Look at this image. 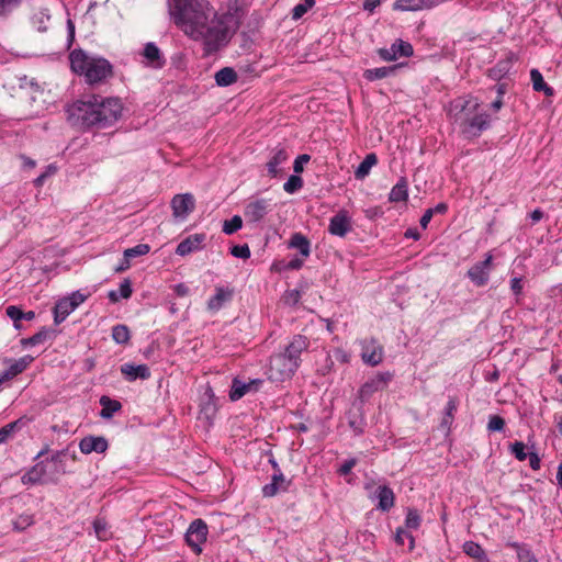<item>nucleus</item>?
Returning <instances> with one entry per match:
<instances>
[{"label": "nucleus", "instance_id": "17", "mask_svg": "<svg viewBox=\"0 0 562 562\" xmlns=\"http://www.w3.org/2000/svg\"><path fill=\"white\" fill-rule=\"evenodd\" d=\"M109 443L104 437L87 436L79 442V449L83 454L92 452L103 453L108 450Z\"/></svg>", "mask_w": 562, "mask_h": 562}, {"label": "nucleus", "instance_id": "57", "mask_svg": "<svg viewBox=\"0 0 562 562\" xmlns=\"http://www.w3.org/2000/svg\"><path fill=\"white\" fill-rule=\"evenodd\" d=\"M357 460L356 459H348L346 460L338 469V473L340 475H347L351 472L352 468L356 465Z\"/></svg>", "mask_w": 562, "mask_h": 562}, {"label": "nucleus", "instance_id": "12", "mask_svg": "<svg viewBox=\"0 0 562 562\" xmlns=\"http://www.w3.org/2000/svg\"><path fill=\"white\" fill-rule=\"evenodd\" d=\"M361 359L372 367L380 364L383 360V347L374 338L362 340Z\"/></svg>", "mask_w": 562, "mask_h": 562}, {"label": "nucleus", "instance_id": "32", "mask_svg": "<svg viewBox=\"0 0 562 562\" xmlns=\"http://www.w3.org/2000/svg\"><path fill=\"white\" fill-rule=\"evenodd\" d=\"M408 184L405 178H401L397 183L391 189L389 194L390 202H403L408 198Z\"/></svg>", "mask_w": 562, "mask_h": 562}, {"label": "nucleus", "instance_id": "1", "mask_svg": "<svg viewBox=\"0 0 562 562\" xmlns=\"http://www.w3.org/2000/svg\"><path fill=\"white\" fill-rule=\"evenodd\" d=\"M169 12L175 24L194 41H202L207 53L224 46V22L209 0H172Z\"/></svg>", "mask_w": 562, "mask_h": 562}, {"label": "nucleus", "instance_id": "14", "mask_svg": "<svg viewBox=\"0 0 562 562\" xmlns=\"http://www.w3.org/2000/svg\"><path fill=\"white\" fill-rule=\"evenodd\" d=\"M310 346V340L304 335H295L293 336L290 344L285 347L284 352H281L284 357H286L291 362L300 367L301 363V355Z\"/></svg>", "mask_w": 562, "mask_h": 562}, {"label": "nucleus", "instance_id": "41", "mask_svg": "<svg viewBox=\"0 0 562 562\" xmlns=\"http://www.w3.org/2000/svg\"><path fill=\"white\" fill-rule=\"evenodd\" d=\"M112 338L119 345H125L130 341V329L126 325H115L112 328Z\"/></svg>", "mask_w": 562, "mask_h": 562}, {"label": "nucleus", "instance_id": "2", "mask_svg": "<svg viewBox=\"0 0 562 562\" xmlns=\"http://www.w3.org/2000/svg\"><path fill=\"white\" fill-rule=\"evenodd\" d=\"M123 112L122 100L117 97L89 94L66 108L67 121L76 128L102 130L116 123Z\"/></svg>", "mask_w": 562, "mask_h": 562}, {"label": "nucleus", "instance_id": "37", "mask_svg": "<svg viewBox=\"0 0 562 562\" xmlns=\"http://www.w3.org/2000/svg\"><path fill=\"white\" fill-rule=\"evenodd\" d=\"M215 82L220 87H228L237 81V74L231 67H224L215 74Z\"/></svg>", "mask_w": 562, "mask_h": 562}, {"label": "nucleus", "instance_id": "13", "mask_svg": "<svg viewBox=\"0 0 562 562\" xmlns=\"http://www.w3.org/2000/svg\"><path fill=\"white\" fill-rule=\"evenodd\" d=\"M413 53L412 44L402 40L395 41L389 48L378 49V55L385 61L396 60L398 57H409Z\"/></svg>", "mask_w": 562, "mask_h": 562}, {"label": "nucleus", "instance_id": "44", "mask_svg": "<svg viewBox=\"0 0 562 562\" xmlns=\"http://www.w3.org/2000/svg\"><path fill=\"white\" fill-rule=\"evenodd\" d=\"M302 187H303V179L297 175H292L284 182L283 190L289 194H293L296 191H299Z\"/></svg>", "mask_w": 562, "mask_h": 562}, {"label": "nucleus", "instance_id": "54", "mask_svg": "<svg viewBox=\"0 0 562 562\" xmlns=\"http://www.w3.org/2000/svg\"><path fill=\"white\" fill-rule=\"evenodd\" d=\"M311 159L310 155L303 154L296 157L293 164V170L296 173H300L303 171V164L308 162Z\"/></svg>", "mask_w": 562, "mask_h": 562}, {"label": "nucleus", "instance_id": "63", "mask_svg": "<svg viewBox=\"0 0 562 562\" xmlns=\"http://www.w3.org/2000/svg\"><path fill=\"white\" fill-rule=\"evenodd\" d=\"M93 527L98 538L103 539L105 536V524L101 522L100 520H95Z\"/></svg>", "mask_w": 562, "mask_h": 562}, {"label": "nucleus", "instance_id": "51", "mask_svg": "<svg viewBox=\"0 0 562 562\" xmlns=\"http://www.w3.org/2000/svg\"><path fill=\"white\" fill-rule=\"evenodd\" d=\"M232 256L240 259H248L250 257V249L247 244L235 245L231 248Z\"/></svg>", "mask_w": 562, "mask_h": 562}, {"label": "nucleus", "instance_id": "23", "mask_svg": "<svg viewBox=\"0 0 562 562\" xmlns=\"http://www.w3.org/2000/svg\"><path fill=\"white\" fill-rule=\"evenodd\" d=\"M438 3V0H396L393 9L397 11H418L429 9Z\"/></svg>", "mask_w": 562, "mask_h": 562}, {"label": "nucleus", "instance_id": "11", "mask_svg": "<svg viewBox=\"0 0 562 562\" xmlns=\"http://www.w3.org/2000/svg\"><path fill=\"white\" fill-rule=\"evenodd\" d=\"M195 207V200L191 193L176 194L171 200L172 215L181 221L186 220Z\"/></svg>", "mask_w": 562, "mask_h": 562}, {"label": "nucleus", "instance_id": "60", "mask_svg": "<svg viewBox=\"0 0 562 562\" xmlns=\"http://www.w3.org/2000/svg\"><path fill=\"white\" fill-rule=\"evenodd\" d=\"M510 290L515 295H520L522 292V279L515 277L510 280Z\"/></svg>", "mask_w": 562, "mask_h": 562}, {"label": "nucleus", "instance_id": "21", "mask_svg": "<svg viewBox=\"0 0 562 562\" xmlns=\"http://www.w3.org/2000/svg\"><path fill=\"white\" fill-rule=\"evenodd\" d=\"M217 411L216 398L211 385H206L200 400V412L207 419L215 416Z\"/></svg>", "mask_w": 562, "mask_h": 562}, {"label": "nucleus", "instance_id": "45", "mask_svg": "<svg viewBox=\"0 0 562 562\" xmlns=\"http://www.w3.org/2000/svg\"><path fill=\"white\" fill-rule=\"evenodd\" d=\"M243 226V220L239 215H234L231 220L225 221L223 224V232L226 235H232L240 229Z\"/></svg>", "mask_w": 562, "mask_h": 562}, {"label": "nucleus", "instance_id": "8", "mask_svg": "<svg viewBox=\"0 0 562 562\" xmlns=\"http://www.w3.org/2000/svg\"><path fill=\"white\" fill-rule=\"evenodd\" d=\"M272 210L270 199L258 198L250 200L244 210V215L247 221L258 223Z\"/></svg>", "mask_w": 562, "mask_h": 562}, {"label": "nucleus", "instance_id": "4", "mask_svg": "<svg viewBox=\"0 0 562 562\" xmlns=\"http://www.w3.org/2000/svg\"><path fill=\"white\" fill-rule=\"evenodd\" d=\"M69 60L71 70L83 76L90 86L103 83L113 76V66L108 59L89 55L82 49L72 50Z\"/></svg>", "mask_w": 562, "mask_h": 562}, {"label": "nucleus", "instance_id": "53", "mask_svg": "<svg viewBox=\"0 0 562 562\" xmlns=\"http://www.w3.org/2000/svg\"><path fill=\"white\" fill-rule=\"evenodd\" d=\"M518 562H538L536 555L529 548L520 549L519 555H517Z\"/></svg>", "mask_w": 562, "mask_h": 562}, {"label": "nucleus", "instance_id": "9", "mask_svg": "<svg viewBox=\"0 0 562 562\" xmlns=\"http://www.w3.org/2000/svg\"><path fill=\"white\" fill-rule=\"evenodd\" d=\"M493 256L487 254L485 259L474 263L467 272L468 278L476 285L484 286L490 280Z\"/></svg>", "mask_w": 562, "mask_h": 562}, {"label": "nucleus", "instance_id": "47", "mask_svg": "<svg viewBox=\"0 0 562 562\" xmlns=\"http://www.w3.org/2000/svg\"><path fill=\"white\" fill-rule=\"evenodd\" d=\"M526 446L522 441H515L510 443L509 450L519 461H525L528 458V453L525 451Z\"/></svg>", "mask_w": 562, "mask_h": 562}, {"label": "nucleus", "instance_id": "36", "mask_svg": "<svg viewBox=\"0 0 562 562\" xmlns=\"http://www.w3.org/2000/svg\"><path fill=\"white\" fill-rule=\"evenodd\" d=\"M376 155L374 153L368 154L357 167L355 171V178L358 180L364 179L370 173L371 168L376 165Z\"/></svg>", "mask_w": 562, "mask_h": 562}, {"label": "nucleus", "instance_id": "19", "mask_svg": "<svg viewBox=\"0 0 562 562\" xmlns=\"http://www.w3.org/2000/svg\"><path fill=\"white\" fill-rule=\"evenodd\" d=\"M120 370L130 382L137 379L147 380L150 378V370L147 364L124 363L121 366Z\"/></svg>", "mask_w": 562, "mask_h": 562}, {"label": "nucleus", "instance_id": "10", "mask_svg": "<svg viewBox=\"0 0 562 562\" xmlns=\"http://www.w3.org/2000/svg\"><path fill=\"white\" fill-rule=\"evenodd\" d=\"M392 374L389 372L378 373L366 381L359 389V398L361 402L368 401L375 392L382 391L389 384Z\"/></svg>", "mask_w": 562, "mask_h": 562}, {"label": "nucleus", "instance_id": "40", "mask_svg": "<svg viewBox=\"0 0 562 562\" xmlns=\"http://www.w3.org/2000/svg\"><path fill=\"white\" fill-rule=\"evenodd\" d=\"M49 20H50V15L48 13V10H46V9L35 12L31 18L32 25L38 32L47 31Z\"/></svg>", "mask_w": 562, "mask_h": 562}, {"label": "nucleus", "instance_id": "43", "mask_svg": "<svg viewBox=\"0 0 562 562\" xmlns=\"http://www.w3.org/2000/svg\"><path fill=\"white\" fill-rule=\"evenodd\" d=\"M422 522V517L417 509L408 508L406 518H405V527L407 529H418Z\"/></svg>", "mask_w": 562, "mask_h": 562}, {"label": "nucleus", "instance_id": "29", "mask_svg": "<svg viewBox=\"0 0 562 562\" xmlns=\"http://www.w3.org/2000/svg\"><path fill=\"white\" fill-rule=\"evenodd\" d=\"M46 474V465L44 462H37L21 477L23 484H36L42 481Z\"/></svg>", "mask_w": 562, "mask_h": 562}, {"label": "nucleus", "instance_id": "35", "mask_svg": "<svg viewBox=\"0 0 562 562\" xmlns=\"http://www.w3.org/2000/svg\"><path fill=\"white\" fill-rule=\"evenodd\" d=\"M289 246L291 248H295L300 251V254L304 257V258H307L310 256V252H311V243L310 240L304 236L302 235L301 233H295L292 235L291 239H290V244Z\"/></svg>", "mask_w": 562, "mask_h": 562}, {"label": "nucleus", "instance_id": "27", "mask_svg": "<svg viewBox=\"0 0 562 562\" xmlns=\"http://www.w3.org/2000/svg\"><path fill=\"white\" fill-rule=\"evenodd\" d=\"M55 337H56V331L54 329L43 327L41 330H38L33 336L23 338L21 340V345L23 347H29V346L32 347V346L44 344L45 341L54 339Z\"/></svg>", "mask_w": 562, "mask_h": 562}, {"label": "nucleus", "instance_id": "42", "mask_svg": "<svg viewBox=\"0 0 562 562\" xmlns=\"http://www.w3.org/2000/svg\"><path fill=\"white\" fill-rule=\"evenodd\" d=\"M23 425L22 419L14 420L12 423H9L0 428V445L5 442L9 438L12 437V435L15 432L16 429H20Z\"/></svg>", "mask_w": 562, "mask_h": 562}, {"label": "nucleus", "instance_id": "61", "mask_svg": "<svg viewBox=\"0 0 562 562\" xmlns=\"http://www.w3.org/2000/svg\"><path fill=\"white\" fill-rule=\"evenodd\" d=\"M307 11L308 9H306L302 3H299L292 9V19L300 20Z\"/></svg>", "mask_w": 562, "mask_h": 562}, {"label": "nucleus", "instance_id": "58", "mask_svg": "<svg viewBox=\"0 0 562 562\" xmlns=\"http://www.w3.org/2000/svg\"><path fill=\"white\" fill-rule=\"evenodd\" d=\"M457 408H458V401L453 397H450L449 401L447 402V405L445 408V415L450 418H453L454 413L457 412Z\"/></svg>", "mask_w": 562, "mask_h": 562}, {"label": "nucleus", "instance_id": "56", "mask_svg": "<svg viewBox=\"0 0 562 562\" xmlns=\"http://www.w3.org/2000/svg\"><path fill=\"white\" fill-rule=\"evenodd\" d=\"M67 300H70V303H72L74 307L77 308L80 304H82L87 296L82 294L80 291H75L71 293L70 296L66 297Z\"/></svg>", "mask_w": 562, "mask_h": 562}, {"label": "nucleus", "instance_id": "28", "mask_svg": "<svg viewBox=\"0 0 562 562\" xmlns=\"http://www.w3.org/2000/svg\"><path fill=\"white\" fill-rule=\"evenodd\" d=\"M75 310L70 300L64 297L57 301L53 310L55 324L59 325L63 323Z\"/></svg>", "mask_w": 562, "mask_h": 562}, {"label": "nucleus", "instance_id": "50", "mask_svg": "<svg viewBox=\"0 0 562 562\" xmlns=\"http://www.w3.org/2000/svg\"><path fill=\"white\" fill-rule=\"evenodd\" d=\"M405 538H407L409 540V550H413L414 549V544H415L414 537L409 532L404 530L403 528H398L396 530V533H395V542L398 546H403Z\"/></svg>", "mask_w": 562, "mask_h": 562}, {"label": "nucleus", "instance_id": "62", "mask_svg": "<svg viewBox=\"0 0 562 562\" xmlns=\"http://www.w3.org/2000/svg\"><path fill=\"white\" fill-rule=\"evenodd\" d=\"M527 459L529 460V465L532 470L540 469L541 461H540L539 456L536 452H529Z\"/></svg>", "mask_w": 562, "mask_h": 562}, {"label": "nucleus", "instance_id": "24", "mask_svg": "<svg viewBox=\"0 0 562 562\" xmlns=\"http://www.w3.org/2000/svg\"><path fill=\"white\" fill-rule=\"evenodd\" d=\"M34 361V357L26 355L21 357L18 360H12L10 366L1 372L3 374V379H7L8 381L15 378L23 371L27 369V367Z\"/></svg>", "mask_w": 562, "mask_h": 562}, {"label": "nucleus", "instance_id": "59", "mask_svg": "<svg viewBox=\"0 0 562 562\" xmlns=\"http://www.w3.org/2000/svg\"><path fill=\"white\" fill-rule=\"evenodd\" d=\"M334 358L340 363H348L350 360V355L341 348H336L334 350Z\"/></svg>", "mask_w": 562, "mask_h": 562}, {"label": "nucleus", "instance_id": "34", "mask_svg": "<svg viewBox=\"0 0 562 562\" xmlns=\"http://www.w3.org/2000/svg\"><path fill=\"white\" fill-rule=\"evenodd\" d=\"M463 551L465 554L475 559L479 562H490V559L484 549L474 541L464 542Z\"/></svg>", "mask_w": 562, "mask_h": 562}, {"label": "nucleus", "instance_id": "55", "mask_svg": "<svg viewBox=\"0 0 562 562\" xmlns=\"http://www.w3.org/2000/svg\"><path fill=\"white\" fill-rule=\"evenodd\" d=\"M301 299V292L299 290H290L285 293L284 301L286 304L295 305Z\"/></svg>", "mask_w": 562, "mask_h": 562}, {"label": "nucleus", "instance_id": "18", "mask_svg": "<svg viewBox=\"0 0 562 562\" xmlns=\"http://www.w3.org/2000/svg\"><path fill=\"white\" fill-rule=\"evenodd\" d=\"M204 240V234L190 235L178 244L176 254L182 257L190 255L191 252L201 249L203 247Z\"/></svg>", "mask_w": 562, "mask_h": 562}, {"label": "nucleus", "instance_id": "22", "mask_svg": "<svg viewBox=\"0 0 562 562\" xmlns=\"http://www.w3.org/2000/svg\"><path fill=\"white\" fill-rule=\"evenodd\" d=\"M290 485V481H286L282 473H273L271 476V482L263 485L262 495L265 497H273L279 492L288 491Z\"/></svg>", "mask_w": 562, "mask_h": 562}, {"label": "nucleus", "instance_id": "3", "mask_svg": "<svg viewBox=\"0 0 562 562\" xmlns=\"http://www.w3.org/2000/svg\"><path fill=\"white\" fill-rule=\"evenodd\" d=\"M479 103L474 100L457 99L450 104L449 115L460 125L467 138L479 137L490 127V115L476 113Z\"/></svg>", "mask_w": 562, "mask_h": 562}, {"label": "nucleus", "instance_id": "30", "mask_svg": "<svg viewBox=\"0 0 562 562\" xmlns=\"http://www.w3.org/2000/svg\"><path fill=\"white\" fill-rule=\"evenodd\" d=\"M100 405L102 406L100 416L104 419L111 418L116 412H119L122 408V404L119 401L112 400L105 395L100 397Z\"/></svg>", "mask_w": 562, "mask_h": 562}, {"label": "nucleus", "instance_id": "52", "mask_svg": "<svg viewBox=\"0 0 562 562\" xmlns=\"http://www.w3.org/2000/svg\"><path fill=\"white\" fill-rule=\"evenodd\" d=\"M505 427V420L503 417L498 415H493L490 417L487 423V429L490 431H502Z\"/></svg>", "mask_w": 562, "mask_h": 562}, {"label": "nucleus", "instance_id": "25", "mask_svg": "<svg viewBox=\"0 0 562 562\" xmlns=\"http://www.w3.org/2000/svg\"><path fill=\"white\" fill-rule=\"evenodd\" d=\"M375 497L378 498L376 508L382 512H389L394 506V492L386 485H380L376 488Z\"/></svg>", "mask_w": 562, "mask_h": 562}, {"label": "nucleus", "instance_id": "39", "mask_svg": "<svg viewBox=\"0 0 562 562\" xmlns=\"http://www.w3.org/2000/svg\"><path fill=\"white\" fill-rule=\"evenodd\" d=\"M143 55L149 63L154 64L155 66L160 67L164 64L161 60L160 49L153 42H149L145 45Z\"/></svg>", "mask_w": 562, "mask_h": 562}, {"label": "nucleus", "instance_id": "26", "mask_svg": "<svg viewBox=\"0 0 562 562\" xmlns=\"http://www.w3.org/2000/svg\"><path fill=\"white\" fill-rule=\"evenodd\" d=\"M288 158H289V155L285 151V149L280 148V149L274 150L272 157L267 162L268 175L271 178H277V177L281 176L282 169L280 168V166L282 164H284L288 160Z\"/></svg>", "mask_w": 562, "mask_h": 562}, {"label": "nucleus", "instance_id": "49", "mask_svg": "<svg viewBox=\"0 0 562 562\" xmlns=\"http://www.w3.org/2000/svg\"><path fill=\"white\" fill-rule=\"evenodd\" d=\"M5 314L14 322V327L20 329L21 325L19 322L23 319L22 310L15 305H9L5 308Z\"/></svg>", "mask_w": 562, "mask_h": 562}, {"label": "nucleus", "instance_id": "48", "mask_svg": "<svg viewBox=\"0 0 562 562\" xmlns=\"http://www.w3.org/2000/svg\"><path fill=\"white\" fill-rule=\"evenodd\" d=\"M21 2L22 0H0V16H8Z\"/></svg>", "mask_w": 562, "mask_h": 562}, {"label": "nucleus", "instance_id": "38", "mask_svg": "<svg viewBox=\"0 0 562 562\" xmlns=\"http://www.w3.org/2000/svg\"><path fill=\"white\" fill-rule=\"evenodd\" d=\"M530 77H531L532 87H533L535 91H542L548 97L553 95V88H551L550 86H548L544 82L543 77L538 69H532L530 71Z\"/></svg>", "mask_w": 562, "mask_h": 562}, {"label": "nucleus", "instance_id": "6", "mask_svg": "<svg viewBox=\"0 0 562 562\" xmlns=\"http://www.w3.org/2000/svg\"><path fill=\"white\" fill-rule=\"evenodd\" d=\"M246 12V0H227V11L221 15H226L227 19L223 20L224 24V44L228 42L229 32L239 26L241 18Z\"/></svg>", "mask_w": 562, "mask_h": 562}, {"label": "nucleus", "instance_id": "16", "mask_svg": "<svg viewBox=\"0 0 562 562\" xmlns=\"http://www.w3.org/2000/svg\"><path fill=\"white\" fill-rule=\"evenodd\" d=\"M351 228V218L348 212L341 210L330 218L328 232L334 236L345 237Z\"/></svg>", "mask_w": 562, "mask_h": 562}, {"label": "nucleus", "instance_id": "20", "mask_svg": "<svg viewBox=\"0 0 562 562\" xmlns=\"http://www.w3.org/2000/svg\"><path fill=\"white\" fill-rule=\"evenodd\" d=\"M233 297V290L224 286H216L215 294L207 301L210 312H218Z\"/></svg>", "mask_w": 562, "mask_h": 562}, {"label": "nucleus", "instance_id": "46", "mask_svg": "<svg viewBox=\"0 0 562 562\" xmlns=\"http://www.w3.org/2000/svg\"><path fill=\"white\" fill-rule=\"evenodd\" d=\"M150 250V247L149 245L147 244H138L132 248H127L124 250V255L125 257L127 258H135V257H139V256H144L146 254H148Z\"/></svg>", "mask_w": 562, "mask_h": 562}, {"label": "nucleus", "instance_id": "15", "mask_svg": "<svg viewBox=\"0 0 562 562\" xmlns=\"http://www.w3.org/2000/svg\"><path fill=\"white\" fill-rule=\"evenodd\" d=\"M263 383L260 379H251L248 382H244L235 378L232 382L229 398L232 401H238L249 392H256Z\"/></svg>", "mask_w": 562, "mask_h": 562}, {"label": "nucleus", "instance_id": "64", "mask_svg": "<svg viewBox=\"0 0 562 562\" xmlns=\"http://www.w3.org/2000/svg\"><path fill=\"white\" fill-rule=\"evenodd\" d=\"M432 216H434L432 211H430L429 209L425 211V213L423 214V216L419 220V224L424 229L427 228Z\"/></svg>", "mask_w": 562, "mask_h": 562}, {"label": "nucleus", "instance_id": "31", "mask_svg": "<svg viewBox=\"0 0 562 562\" xmlns=\"http://www.w3.org/2000/svg\"><path fill=\"white\" fill-rule=\"evenodd\" d=\"M400 66L401 65L367 69L363 72V77L369 81L380 80L393 75Z\"/></svg>", "mask_w": 562, "mask_h": 562}, {"label": "nucleus", "instance_id": "33", "mask_svg": "<svg viewBox=\"0 0 562 562\" xmlns=\"http://www.w3.org/2000/svg\"><path fill=\"white\" fill-rule=\"evenodd\" d=\"M132 293L133 290L130 279H124L120 284L119 291L111 290L108 293V297L112 303H117L120 299H130L132 296Z\"/></svg>", "mask_w": 562, "mask_h": 562}, {"label": "nucleus", "instance_id": "7", "mask_svg": "<svg viewBox=\"0 0 562 562\" xmlns=\"http://www.w3.org/2000/svg\"><path fill=\"white\" fill-rule=\"evenodd\" d=\"M207 532V525L203 519L198 518L189 525L186 541L194 553L200 554L202 552L201 546L205 542Z\"/></svg>", "mask_w": 562, "mask_h": 562}, {"label": "nucleus", "instance_id": "5", "mask_svg": "<svg viewBox=\"0 0 562 562\" xmlns=\"http://www.w3.org/2000/svg\"><path fill=\"white\" fill-rule=\"evenodd\" d=\"M297 369L296 364L280 352L270 357L268 379L273 382H283L291 379Z\"/></svg>", "mask_w": 562, "mask_h": 562}]
</instances>
